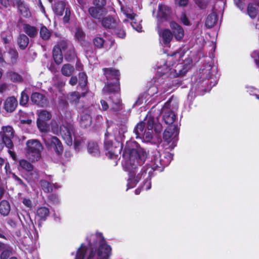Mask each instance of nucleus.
Segmentation results:
<instances>
[{"label":"nucleus","instance_id":"nucleus-1","mask_svg":"<svg viewBox=\"0 0 259 259\" xmlns=\"http://www.w3.org/2000/svg\"><path fill=\"white\" fill-rule=\"evenodd\" d=\"M123 157L124 159L123 165L126 170L128 171L129 178L127 184L128 188L135 187L141 178L143 177L146 180L142 186L143 189H150L151 186L150 180L153 175L155 168L158 166V165L154 167L146 165L138 172V166H140L144 163L146 158V153L135 141H130L126 142Z\"/></svg>","mask_w":259,"mask_h":259},{"label":"nucleus","instance_id":"nucleus-2","mask_svg":"<svg viewBox=\"0 0 259 259\" xmlns=\"http://www.w3.org/2000/svg\"><path fill=\"white\" fill-rule=\"evenodd\" d=\"M88 246L82 243L77 250L75 259H109L111 247L101 233L91 234L86 238Z\"/></svg>","mask_w":259,"mask_h":259},{"label":"nucleus","instance_id":"nucleus-3","mask_svg":"<svg viewBox=\"0 0 259 259\" xmlns=\"http://www.w3.org/2000/svg\"><path fill=\"white\" fill-rule=\"evenodd\" d=\"M104 73L108 80L115 79V82L113 84L109 83L106 85L104 90L109 93H115L114 97H111L112 104H110L111 109L117 111L120 109L121 104L120 96L117 92L119 91V72L117 70L104 68Z\"/></svg>","mask_w":259,"mask_h":259},{"label":"nucleus","instance_id":"nucleus-4","mask_svg":"<svg viewBox=\"0 0 259 259\" xmlns=\"http://www.w3.org/2000/svg\"><path fill=\"white\" fill-rule=\"evenodd\" d=\"M43 147L37 140L31 139L26 143V156L31 162L38 161L41 157Z\"/></svg>","mask_w":259,"mask_h":259},{"label":"nucleus","instance_id":"nucleus-5","mask_svg":"<svg viewBox=\"0 0 259 259\" xmlns=\"http://www.w3.org/2000/svg\"><path fill=\"white\" fill-rule=\"evenodd\" d=\"M52 131L55 134H57L59 132L68 145H72L73 138L74 137V128L72 124L66 123L60 126V131L59 126L55 120L51 121Z\"/></svg>","mask_w":259,"mask_h":259},{"label":"nucleus","instance_id":"nucleus-6","mask_svg":"<svg viewBox=\"0 0 259 259\" xmlns=\"http://www.w3.org/2000/svg\"><path fill=\"white\" fill-rule=\"evenodd\" d=\"M0 135L2 140H0L1 147H2V144H5V146L9 149L8 152L11 157L13 160H16L17 157L14 151L11 150L13 148V143L12 141V139L14 136V131L12 126L7 125L4 126L2 127V130L0 132Z\"/></svg>","mask_w":259,"mask_h":259},{"label":"nucleus","instance_id":"nucleus-7","mask_svg":"<svg viewBox=\"0 0 259 259\" xmlns=\"http://www.w3.org/2000/svg\"><path fill=\"white\" fill-rule=\"evenodd\" d=\"M185 53V51L184 49H180L171 55L168 56L167 61L164 63L163 66L158 67V73L164 74L170 71V74L173 75L174 71L172 69L171 70L170 69L174 68L175 66H174L176 62H179L180 61Z\"/></svg>","mask_w":259,"mask_h":259},{"label":"nucleus","instance_id":"nucleus-8","mask_svg":"<svg viewBox=\"0 0 259 259\" xmlns=\"http://www.w3.org/2000/svg\"><path fill=\"white\" fill-rule=\"evenodd\" d=\"M179 128L176 125H169L163 133L164 145L167 149H172L177 144Z\"/></svg>","mask_w":259,"mask_h":259},{"label":"nucleus","instance_id":"nucleus-9","mask_svg":"<svg viewBox=\"0 0 259 259\" xmlns=\"http://www.w3.org/2000/svg\"><path fill=\"white\" fill-rule=\"evenodd\" d=\"M36 114L38 116L37 126L39 131L42 133L48 132L50 129L48 122L51 119L52 114L48 111L40 110H37Z\"/></svg>","mask_w":259,"mask_h":259},{"label":"nucleus","instance_id":"nucleus-10","mask_svg":"<svg viewBox=\"0 0 259 259\" xmlns=\"http://www.w3.org/2000/svg\"><path fill=\"white\" fill-rule=\"evenodd\" d=\"M44 142L47 147L54 151L58 155L62 153L63 149L62 143L56 137H47L44 139Z\"/></svg>","mask_w":259,"mask_h":259},{"label":"nucleus","instance_id":"nucleus-11","mask_svg":"<svg viewBox=\"0 0 259 259\" xmlns=\"http://www.w3.org/2000/svg\"><path fill=\"white\" fill-rule=\"evenodd\" d=\"M192 63V61L191 59L188 58L185 59L184 64L178 63L174 68H171L170 70L174 71L173 76H183L191 68Z\"/></svg>","mask_w":259,"mask_h":259},{"label":"nucleus","instance_id":"nucleus-12","mask_svg":"<svg viewBox=\"0 0 259 259\" xmlns=\"http://www.w3.org/2000/svg\"><path fill=\"white\" fill-rule=\"evenodd\" d=\"M171 100L172 98L169 99L162 109L163 120L165 123L169 124V125H173L172 123H174L176 117L174 113L169 110L170 108L169 105Z\"/></svg>","mask_w":259,"mask_h":259},{"label":"nucleus","instance_id":"nucleus-13","mask_svg":"<svg viewBox=\"0 0 259 259\" xmlns=\"http://www.w3.org/2000/svg\"><path fill=\"white\" fill-rule=\"evenodd\" d=\"M88 12L93 18L101 20L107 14V11L105 6H95L90 7Z\"/></svg>","mask_w":259,"mask_h":259},{"label":"nucleus","instance_id":"nucleus-14","mask_svg":"<svg viewBox=\"0 0 259 259\" xmlns=\"http://www.w3.org/2000/svg\"><path fill=\"white\" fill-rule=\"evenodd\" d=\"M19 168H21L25 171L31 172L32 178L35 180L39 178V175L37 170H33V166L27 160L22 159L19 161Z\"/></svg>","mask_w":259,"mask_h":259},{"label":"nucleus","instance_id":"nucleus-15","mask_svg":"<svg viewBox=\"0 0 259 259\" xmlns=\"http://www.w3.org/2000/svg\"><path fill=\"white\" fill-rule=\"evenodd\" d=\"M259 12V3L255 1L248 4L247 8V13L251 18L254 19Z\"/></svg>","mask_w":259,"mask_h":259},{"label":"nucleus","instance_id":"nucleus-16","mask_svg":"<svg viewBox=\"0 0 259 259\" xmlns=\"http://www.w3.org/2000/svg\"><path fill=\"white\" fill-rule=\"evenodd\" d=\"M170 26L176 39L178 40L182 39L184 35L182 27L174 22H171Z\"/></svg>","mask_w":259,"mask_h":259},{"label":"nucleus","instance_id":"nucleus-17","mask_svg":"<svg viewBox=\"0 0 259 259\" xmlns=\"http://www.w3.org/2000/svg\"><path fill=\"white\" fill-rule=\"evenodd\" d=\"M17 104V100L14 97H9L5 102V109L8 112H12L16 109Z\"/></svg>","mask_w":259,"mask_h":259},{"label":"nucleus","instance_id":"nucleus-18","mask_svg":"<svg viewBox=\"0 0 259 259\" xmlns=\"http://www.w3.org/2000/svg\"><path fill=\"white\" fill-rule=\"evenodd\" d=\"M117 23V20L110 16L104 17L101 20L102 25L107 28H115Z\"/></svg>","mask_w":259,"mask_h":259},{"label":"nucleus","instance_id":"nucleus-19","mask_svg":"<svg viewBox=\"0 0 259 259\" xmlns=\"http://www.w3.org/2000/svg\"><path fill=\"white\" fill-rule=\"evenodd\" d=\"M31 100L33 103L39 106L43 107L47 104V99L45 97L38 93H33Z\"/></svg>","mask_w":259,"mask_h":259},{"label":"nucleus","instance_id":"nucleus-20","mask_svg":"<svg viewBox=\"0 0 259 259\" xmlns=\"http://www.w3.org/2000/svg\"><path fill=\"white\" fill-rule=\"evenodd\" d=\"M92 117L89 114L83 112L81 114L79 123L82 127L87 128L90 127L92 124Z\"/></svg>","mask_w":259,"mask_h":259},{"label":"nucleus","instance_id":"nucleus-21","mask_svg":"<svg viewBox=\"0 0 259 259\" xmlns=\"http://www.w3.org/2000/svg\"><path fill=\"white\" fill-rule=\"evenodd\" d=\"M118 145H120V147L117 148L115 147L112 148V144L109 141H106L105 143V147L106 149L108 151V153L109 154L110 158H112L113 156L117 155L118 152H120L121 150V144L119 143H118Z\"/></svg>","mask_w":259,"mask_h":259},{"label":"nucleus","instance_id":"nucleus-22","mask_svg":"<svg viewBox=\"0 0 259 259\" xmlns=\"http://www.w3.org/2000/svg\"><path fill=\"white\" fill-rule=\"evenodd\" d=\"M63 54L61 48L59 46H55L53 49V55L55 62L60 64L63 61Z\"/></svg>","mask_w":259,"mask_h":259},{"label":"nucleus","instance_id":"nucleus-23","mask_svg":"<svg viewBox=\"0 0 259 259\" xmlns=\"http://www.w3.org/2000/svg\"><path fill=\"white\" fill-rule=\"evenodd\" d=\"M170 13L169 7L165 5H159L158 17L166 19Z\"/></svg>","mask_w":259,"mask_h":259},{"label":"nucleus","instance_id":"nucleus-24","mask_svg":"<svg viewBox=\"0 0 259 259\" xmlns=\"http://www.w3.org/2000/svg\"><path fill=\"white\" fill-rule=\"evenodd\" d=\"M23 245L24 249L29 252H31L34 250L35 244L29 237H25L23 238L21 242Z\"/></svg>","mask_w":259,"mask_h":259},{"label":"nucleus","instance_id":"nucleus-25","mask_svg":"<svg viewBox=\"0 0 259 259\" xmlns=\"http://www.w3.org/2000/svg\"><path fill=\"white\" fill-rule=\"evenodd\" d=\"M88 149L89 152L93 156H98L100 155L99 146L96 142H90L88 144Z\"/></svg>","mask_w":259,"mask_h":259},{"label":"nucleus","instance_id":"nucleus-26","mask_svg":"<svg viewBox=\"0 0 259 259\" xmlns=\"http://www.w3.org/2000/svg\"><path fill=\"white\" fill-rule=\"evenodd\" d=\"M162 39L163 43L165 45H167L171 41L172 38V35L168 29L164 30L160 34Z\"/></svg>","mask_w":259,"mask_h":259},{"label":"nucleus","instance_id":"nucleus-27","mask_svg":"<svg viewBox=\"0 0 259 259\" xmlns=\"http://www.w3.org/2000/svg\"><path fill=\"white\" fill-rule=\"evenodd\" d=\"M24 30L25 32L30 37H35L37 34V29L33 26L26 24L24 26Z\"/></svg>","mask_w":259,"mask_h":259},{"label":"nucleus","instance_id":"nucleus-28","mask_svg":"<svg viewBox=\"0 0 259 259\" xmlns=\"http://www.w3.org/2000/svg\"><path fill=\"white\" fill-rule=\"evenodd\" d=\"M217 22V15L214 12L208 15L205 21V25L207 27H213Z\"/></svg>","mask_w":259,"mask_h":259},{"label":"nucleus","instance_id":"nucleus-29","mask_svg":"<svg viewBox=\"0 0 259 259\" xmlns=\"http://www.w3.org/2000/svg\"><path fill=\"white\" fill-rule=\"evenodd\" d=\"M10 211V206L9 202L6 200H3L0 203V213L3 215H7Z\"/></svg>","mask_w":259,"mask_h":259},{"label":"nucleus","instance_id":"nucleus-30","mask_svg":"<svg viewBox=\"0 0 259 259\" xmlns=\"http://www.w3.org/2000/svg\"><path fill=\"white\" fill-rule=\"evenodd\" d=\"M74 71V67L69 64L63 65L61 68V72L62 74L66 76H70Z\"/></svg>","mask_w":259,"mask_h":259},{"label":"nucleus","instance_id":"nucleus-31","mask_svg":"<svg viewBox=\"0 0 259 259\" xmlns=\"http://www.w3.org/2000/svg\"><path fill=\"white\" fill-rule=\"evenodd\" d=\"M65 3L63 2H60L56 3L54 7L53 11L55 13L59 16L63 15V12L65 10Z\"/></svg>","mask_w":259,"mask_h":259},{"label":"nucleus","instance_id":"nucleus-32","mask_svg":"<svg viewBox=\"0 0 259 259\" xmlns=\"http://www.w3.org/2000/svg\"><path fill=\"white\" fill-rule=\"evenodd\" d=\"M144 123L143 122L139 123L134 130V132L136 135V138H142V136L144 135Z\"/></svg>","mask_w":259,"mask_h":259},{"label":"nucleus","instance_id":"nucleus-33","mask_svg":"<svg viewBox=\"0 0 259 259\" xmlns=\"http://www.w3.org/2000/svg\"><path fill=\"white\" fill-rule=\"evenodd\" d=\"M29 39L25 34H21L18 39V43L21 49H24L28 45Z\"/></svg>","mask_w":259,"mask_h":259},{"label":"nucleus","instance_id":"nucleus-34","mask_svg":"<svg viewBox=\"0 0 259 259\" xmlns=\"http://www.w3.org/2000/svg\"><path fill=\"white\" fill-rule=\"evenodd\" d=\"M49 210L46 207H41L37 209L36 213L38 217L41 220H45L49 214Z\"/></svg>","mask_w":259,"mask_h":259},{"label":"nucleus","instance_id":"nucleus-35","mask_svg":"<svg viewBox=\"0 0 259 259\" xmlns=\"http://www.w3.org/2000/svg\"><path fill=\"white\" fill-rule=\"evenodd\" d=\"M121 9L123 14L125 15L127 18H130L131 20L135 19L136 15L133 13V10L131 8L128 7H121Z\"/></svg>","mask_w":259,"mask_h":259},{"label":"nucleus","instance_id":"nucleus-36","mask_svg":"<svg viewBox=\"0 0 259 259\" xmlns=\"http://www.w3.org/2000/svg\"><path fill=\"white\" fill-rule=\"evenodd\" d=\"M41 187L46 193H49L53 191V187L52 185L46 180H41L40 182Z\"/></svg>","mask_w":259,"mask_h":259},{"label":"nucleus","instance_id":"nucleus-37","mask_svg":"<svg viewBox=\"0 0 259 259\" xmlns=\"http://www.w3.org/2000/svg\"><path fill=\"white\" fill-rule=\"evenodd\" d=\"M40 35L44 40H47L51 36V32L46 27L43 26L40 30Z\"/></svg>","mask_w":259,"mask_h":259},{"label":"nucleus","instance_id":"nucleus-38","mask_svg":"<svg viewBox=\"0 0 259 259\" xmlns=\"http://www.w3.org/2000/svg\"><path fill=\"white\" fill-rule=\"evenodd\" d=\"M19 9L21 15L25 17H29L30 16V12L28 8L23 4L19 6Z\"/></svg>","mask_w":259,"mask_h":259},{"label":"nucleus","instance_id":"nucleus-39","mask_svg":"<svg viewBox=\"0 0 259 259\" xmlns=\"http://www.w3.org/2000/svg\"><path fill=\"white\" fill-rule=\"evenodd\" d=\"M79 84L81 88H84L87 82V76L84 72L80 73L79 74Z\"/></svg>","mask_w":259,"mask_h":259},{"label":"nucleus","instance_id":"nucleus-40","mask_svg":"<svg viewBox=\"0 0 259 259\" xmlns=\"http://www.w3.org/2000/svg\"><path fill=\"white\" fill-rule=\"evenodd\" d=\"M75 36L78 41H81L84 40L85 35L82 29L77 27L75 28Z\"/></svg>","mask_w":259,"mask_h":259},{"label":"nucleus","instance_id":"nucleus-41","mask_svg":"<svg viewBox=\"0 0 259 259\" xmlns=\"http://www.w3.org/2000/svg\"><path fill=\"white\" fill-rule=\"evenodd\" d=\"M152 130H145L144 135L142 136V138H143L145 142H149L152 139Z\"/></svg>","mask_w":259,"mask_h":259},{"label":"nucleus","instance_id":"nucleus-42","mask_svg":"<svg viewBox=\"0 0 259 259\" xmlns=\"http://www.w3.org/2000/svg\"><path fill=\"white\" fill-rule=\"evenodd\" d=\"M132 21L131 22V25L138 32H142V27L141 24L139 22H136L137 19L135 18L134 20H131Z\"/></svg>","mask_w":259,"mask_h":259},{"label":"nucleus","instance_id":"nucleus-43","mask_svg":"<svg viewBox=\"0 0 259 259\" xmlns=\"http://www.w3.org/2000/svg\"><path fill=\"white\" fill-rule=\"evenodd\" d=\"M209 2L210 0H197L196 3L200 9H204L207 7Z\"/></svg>","mask_w":259,"mask_h":259},{"label":"nucleus","instance_id":"nucleus-44","mask_svg":"<svg viewBox=\"0 0 259 259\" xmlns=\"http://www.w3.org/2000/svg\"><path fill=\"white\" fill-rule=\"evenodd\" d=\"M13 179L17 182V185H20L22 187V188L25 190L27 189V185L23 182V181L19 178L18 176H17L15 174H13Z\"/></svg>","mask_w":259,"mask_h":259},{"label":"nucleus","instance_id":"nucleus-45","mask_svg":"<svg viewBox=\"0 0 259 259\" xmlns=\"http://www.w3.org/2000/svg\"><path fill=\"white\" fill-rule=\"evenodd\" d=\"M29 100L28 95L24 92H22L20 99V104L21 105H25Z\"/></svg>","mask_w":259,"mask_h":259},{"label":"nucleus","instance_id":"nucleus-46","mask_svg":"<svg viewBox=\"0 0 259 259\" xmlns=\"http://www.w3.org/2000/svg\"><path fill=\"white\" fill-rule=\"evenodd\" d=\"M93 42L94 45L99 48H102L104 44V39L100 37L95 38Z\"/></svg>","mask_w":259,"mask_h":259},{"label":"nucleus","instance_id":"nucleus-47","mask_svg":"<svg viewBox=\"0 0 259 259\" xmlns=\"http://www.w3.org/2000/svg\"><path fill=\"white\" fill-rule=\"evenodd\" d=\"M80 98V94L78 92H73L70 95V100L74 103H77L79 99Z\"/></svg>","mask_w":259,"mask_h":259},{"label":"nucleus","instance_id":"nucleus-48","mask_svg":"<svg viewBox=\"0 0 259 259\" xmlns=\"http://www.w3.org/2000/svg\"><path fill=\"white\" fill-rule=\"evenodd\" d=\"M11 79L13 81H20L21 80V76L17 73L12 72L10 74Z\"/></svg>","mask_w":259,"mask_h":259},{"label":"nucleus","instance_id":"nucleus-49","mask_svg":"<svg viewBox=\"0 0 259 259\" xmlns=\"http://www.w3.org/2000/svg\"><path fill=\"white\" fill-rule=\"evenodd\" d=\"M56 46H59L61 48L62 52L65 55V52L68 47V44L66 41H61L59 44H58Z\"/></svg>","mask_w":259,"mask_h":259},{"label":"nucleus","instance_id":"nucleus-50","mask_svg":"<svg viewBox=\"0 0 259 259\" xmlns=\"http://www.w3.org/2000/svg\"><path fill=\"white\" fill-rule=\"evenodd\" d=\"M146 124L147 129L148 130H152L154 124V119L151 118H148Z\"/></svg>","mask_w":259,"mask_h":259},{"label":"nucleus","instance_id":"nucleus-51","mask_svg":"<svg viewBox=\"0 0 259 259\" xmlns=\"http://www.w3.org/2000/svg\"><path fill=\"white\" fill-rule=\"evenodd\" d=\"M11 249L10 248H9L5 250H4L1 254V259H7L8 257L10 255Z\"/></svg>","mask_w":259,"mask_h":259},{"label":"nucleus","instance_id":"nucleus-52","mask_svg":"<svg viewBox=\"0 0 259 259\" xmlns=\"http://www.w3.org/2000/svg\"><path fill=\"white\" fill-rule=\"evenodd\" d=\"M1 36L5 44L9 43L11 38V35L10 34L8 35L7 32H3Z\"/></svg>","mask_w":259,"mask_h":259},{"label":"nucleus","instance_id":"nucleus-53","mask_svg":"<svg viewBox=\"0 0 259 259\" xmlns=\"http://www.w3.org/2000/svg\"><path fill=\"white\" fill-rule=\"evenodd\" d=\"M252 57L254 58V60L257 65H259V52L254 51L252 54Z\"/></svg>","mask_w":259,"mask_h":259},{"label":"nucleus","instance_id":"nucleus-54","mask_svg":"<svg viewBox=\"0 0 259 259\" xmlns=\"http://www.w3.org/2000/svg\"><path fill=\"white\" fill-rule=\"evenodd\" d=\"M70 11L68 9H66V11H65V15L63 17V21L64 23L68 22L69 19H70Z\"/></svg>","mask_w":259,"mask_h":259},{"label":"nucleus","instance_id":"nucleus-55","mask_svg":"<svg viewBox=\"0 0 259 259\" xmlns=\"http://www.w3.org/2000/svg\"><path fill=\"white\" fill-rule=\"evenodd\" d=\"M93 4L95 6H105V0H93Z\"/></svg>","mask_w":259,"mask_h":259},{"label":"nucleus","instance_id":"nucleus-56","mask_svg":"<svg viewBox=\"0 0 259 259\" xmlns=\"http://www.w3.org/2000/svg\"><path fill=\"white\" fill-rule=\"evenodd\" d=\"M100 102L101 104L102 110H107L109 108V105L105 100H101Z\"/></svg>","mask_w":259,"mask_h":259},{"label":"nucleus","instance_id":"nucleus-57","mask_svg":"<svg viewBox=\"0 0 259 259\" xmlns=\"http://www.w3.org/2000/svg\"><path fill=\"white\" fill-rule=\"evenodd\" d=\"M115 33L120 38H123L125 35V33L123 30H116Z\"/></svg>","mask_w":259,"mask_h":259},{"label":"nucleus","instance_id":"nucleus-58","mask_svg":"<svg viewBox=\"0 0 259 259\" xmlns=\"http://www.w3.org/2000/svg\"><path fill=\"white\" fill-rule=\"evenodd\" d=\"M181 21L184 23V24L186 25H188L189 24V21L185 14H182L181 16Z\"/></svg>","mask_w":259,"mask_h":259},{"label":"nucleus","instance_id":"nucleus-59","mask_svg":"<svg viewBox=\"0 0 259 259\" xmlns=\"http://www.w3.org/2000/svg\"><path fill=\"white\" fill-rule=\"evenodd\" d=\"M49 199L54 203H58L59 202V199L58 196L55 194H52L50 195Z\"/></svg>","mask_w":259,"mask_h":259},{"label":"nucleus","instance_id":"nucleus-60","mask_svg":"<svg viewBox=\"0 0 259 259\" xmlns=\"http://www.w3.org/2000/svg\"><path fill=\"white\" fill-rule=\"evenodd\" d=\"M77 82V79L76 76H72L70 79L69 83L72 85H74Z\"/></svg>","mask_w":259,"mask_h":259},{"label":"nucleus","instance_id":"nucleus-61","mask_svg":"<svg viewBox=\"0 0 259 259\" xmlns=\"http://www.w3.org/2000/svg\"><path fill=\"white\" fill-rule=\"evenodd\" d=\"M8 224L12 228H15L17 226L16 222L12 219H10L8 221Z\"/></svg>","mask_w":259,"mask_h":259},{"label":"nucleus","instance_id":"nucleus-62","mask_svg":"<svg viewBox=\"0 0 259 259\" xmlns=\"http://www.w3.org/2000/svg\"><path fill=\"white\" fill-rule=\"evenodd\" d=\"M23 204L26 206L29 207L31 206V202L29 199H24L23 200Z\"/></svg>","mask_w":259,"mask_h":259},{"label":"nucleus","instance_id":"nucleus-63","mask_svg":"<svg viewBox=\"0 0 259 259\" xmlns=\"http://www.w3.org/2000/svg\"><path fill=\"white\" fill-rule=\"evenodd\" d=\"M1 4L5 7H7L10 5L9 0H0Z\"/></svg>","mask_w":259,"mask_h":259},{"label":"nucleus","instance_id":"nucleus-64","mask_svg":"<svg viewBox=\"0 0 259 259\" xmlns=\"http://www.w3.org/2000/svg\"><path fill=\"white\" fill-rule=\"evenodd\" d=\"M5 169L6 172L7 174L11 173V167H10V165L8 162L6 163Z\"/></svg>","mask_w":259,"mask_h":259}]
</instances>
